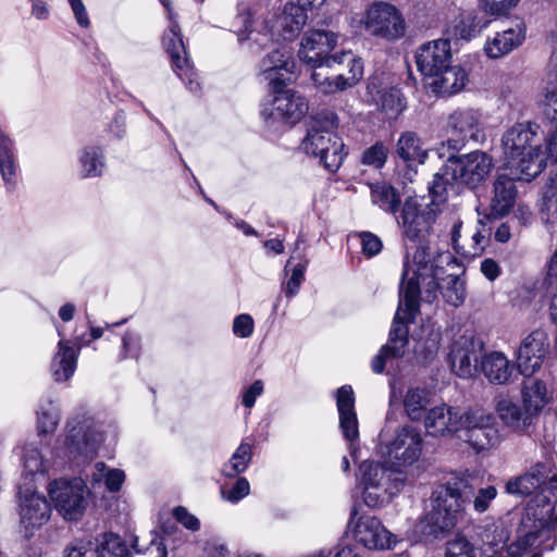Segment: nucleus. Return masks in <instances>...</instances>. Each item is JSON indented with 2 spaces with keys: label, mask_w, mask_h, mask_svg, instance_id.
<instances>
[{
  "label": "nucleus",
  "mask_w": 557,
  "mask_h": 557,
  "mask_svg": "<svg viewBox=\"0 0 557 557\" xmlns=\"http://www.w3.org/2000/svg\"><path fill=\"white\" fill-rule=\"evenodd\" d=\"M481 10L495 18L507 16L520 0H479Z\"/></svg>",
  "instance_id": "50"
},
{
  "label": "nucleus",
  "mask_w": 557,
  "mask_h": 557,
  "mask_svg": "<svg viewBox=\"0 0 557 557\" xmlns=\"http://www.w3.org/2000/svg\"><path fill=\"white\" fill-rule=\"evenodd\" d=\"M339 35L326 29H310L302 36L298 57L312 70L311 79L324 95L355 87L363 77V62L352 50L335 51Z\"/></svg>",
  "instance_id": "2"
},
{
  "label": "nucleus",
  "mask_w": 557,
  "mask_h": 557,
  "mask_svg": "<svg viewBox=\"0 0 557 557\" xmlns=\"http://www.w3.org/2000/svg\"><path fill=\"white\" fill-rule=\"evenodd\" d=\"M295 62L293 53L286 48L271 51L261 61L260 71L263 77L272 85L273 89L283 88L294 73Z\"/></svg>",
  "instance_id": "25"
},
{
  "label": "nucleus",
  "mask_w": 557,
  "mask_h": 557,
  "mask_svg": "<svg viewBox=\"0 0 557 557\" xmlns=\"http://www.w3.org/2000/svg\"><path fill=\"white\" fill-rule=\"evenodd\" d=\"M371 202L388 213L395 214L400 205L397 190L385 182L370 184Z\"/></svg>",
  "instance_id": "37"
},
{
  "label": "nucleus",
  "mask_w": 557,
  "mask_h": 557,
  "mask_svg": "<svg viewBox=\"0 0 557 557\" xmlns=\"http://www.w3.org/2000/svg\"><path fill=\"white\" fill-rule=\"evenodd\" d=\"M71 4L76 22L82 27H88L90 22L87 14V10L82 0H67Z\"/></svg>",
  "instance_id": "64"
},
{
  "label": "nucleus",
  "mask_w": 557,
  "mask_h": 557,
  "mask_svg": "<svg viewBox=\"0 0 557 557\" xmlns=\"http://www.w3.org/2000/svg\"><path fill=\"white\" fill-rule=\"evenodd\" d=\"M545 133V145L546 152L545 156H549L555 162H557V124H550L544 122V131Z\"/></svg>",
  "instance_id": "58"
},
{
  "label": "nucleus",
  "mask_w": 557,
  "mask_h": 557,
  "mask_svg": "<svg viewBox=\"0 0 557 557\" xmlns=\"http://www.w3.org/2000/svg\"><path fill=\"white\" fill-rule=\"evenodd\" d=\"M63 453L72 460L91 459L104 441L102 424L87 413H76L66 422Z\"/></svg>",
  "instance_id": "11"
},
{
  "label": "nucleus",
  "mask_w": 557,
  "mask_h": 557,
  "mask_svg": "<svg viewBox=\"0 0 557 557\" xmlns=\"http://www.w3.org/2000/svg\"><path fill=\"white\" fill-rule=\"evenodd\" d=\"M123 358H137L139 352V338L133 333L123 337Z\"/></svg>",
  "instance_id": "62"
},
{
  "label": "nucleus",
  "mask_w": 557,
  "mask_h": 557,
  "mask_svg": "<svg viewBox=\"0 0 557 557\" xmlns=\"http://www.w3.org/2000/svg\"><path fill=\"white\" fill-rule=\"evenodd\" d=\"M490 23V20L479 16L473 11H468L460 15V20L455 26V34L463 40H470L487 28Z\"/></svg>",
  "instance_id": "40"
},
{
  "label": "nucleus",
  "mask_w": 557,
  "mask_h": 557,
  "mask_svg": "<svg viewBox=\"0 0 557 557\" xmlns=\"http://www.w3.org/2000/svg\"><path fill=\"white\" fill-rule=\"evenodd\" d=\"M461 431L465 432L466 441L476 451L488 449L499 443V432L494 418L483 409L467 410Z\"/></svg>",
  "instance_id": "17"
},
{
  "label": "nucleus",
  "mask_w": 557,
  "mask_h": 557,
  "mask_svg": "<svg viewBox=\"0 0 557 557\" xmlns=\"http://www.w3.org/2000/svg\"><path fill=\"white\" fill-rule=\"evenodd\" d=\"M465 419L466 411L442 403L426 411L423 423L428 434L437 437L461 431Z\"/></svg>",
  "instance_id": "20"
},
{
  "label": "nucleus",
  "mask_w": 557,
  "mask_h": 557,
  "mask_svg": "<svg viewBox=\"0 0 557 557\" xmlns=\"http://www.w3.org/2000/svg\"><path fill=\"white\" fill-rule=\"evenodd\" d=\"M497 496V488L493 485L481 487L473 497V509L478 513L488 510L491 503Z\"/></svg>",
  "instance_id": "55"
},
{
  "label": "nucleus",
  "mask_w": 557,
  "mask_h": 557,
  "mask_svg": "<svg viewBox=\"0 0 557 557\" xmlns=\"http://www.w3.org/2000/svg\"><path fill=\"white\" fill-rule=\"evenodd\" d=\"M24 480H27V475L34 476L36 474H42L47 470L46 460L37 447L26 446L24 458Z\"/></svg>",
  "instance_id": "47"
},
{
  "label": "nucleus",
  "mask_w": 557,
  "mask_h": 557,
  "mask_svg": "<svg viewBox=\"0 0 557 557\" xmlns=\"http://www.w3.org/2000/svg\"><path fill=\"white\" fill-rule=\"evenodd\" d=\"M463 480L440 485L433 493L432 509L417 524L424 537L437 539L457 525L466 516L467 499L462 495Z\"/></svg>",
  "instance_id": "5"
},
{
  "label": "nucleus",
  "mask_w": 557,
  "mask_h": 557,
  "mask_svg": "<svg viewBox=\"0 0 557 557\" xmlns=\"http://www.w3.org/2000/svg\"><path fill=\"white\" fill-rule=\"evenodd\" d=\"M360 24L367 34L386 41L400 39L406 33L401 12L387 2H373L368 5Z\"/></svg>",
  "instance_id": "14"
},
{
  "label": "nucleus",
  "mask_w": 557,
  "mask_h": 557,
  "mask_svg": "<svg viewBox=\"0 0 557 557\" xmlns=\"http://www.w3.org/2000/svg\"><path fill=\"white\" fill-rule=\"evenodd\" d=\"M553 462L548 459L532 465L523 474L510 479L506 483V492L512 495L541 497L543 503L539 521L541 525L549 519L553 507L550 496L557 492V474L553 471Z\"/></svg>",
  "instance_id": "9"
},
{
  "label": "nucleus",
  "mask_w": 557,
  "mask_h": 557,
  "mask_svg": "<svg viewBox=\"0 0 557 557\" xmlns=\"http://www.w3.org/2000/svg\"><path fill=\"white\" fill-rule=\"evenodd\" d=\"M507 533L503 528L487 530L483 536L482 554L486 557H521L517 544L505 546Z\"/></svg>",
  "instance_id": "35"
},
{
  "label": "nucleus",
  "mask_w": 557,
  "mask_h": 557,
  "mask_svg": "<svg viewBox=\"0 0 557 557\" xmlns=\"http://www.w3.org/2000/svg\"><path fill=\"white\" fill-rule=\"evenodd\" d=\"M541 104L547 121L545 123L557 124V76L549 79L541 94Z\"/></svg>",
  "instance_id": "45"
},
{
  "label": "nucleus",
  "mask_w": 557,
  "mask_h": 557,
  "mask_svg": "<svg viewBox=\"0 0 557 557\" xmlns=\"http://www.w3.org/2000/svg\"><path fill=\"white\" fill-rule=\"evenodd\" d=\"M306 4L288 2L285 4L282 13L275 18L274 24L261 13L250 8L244 7L236 15L233 26L238 40L250 39L253 34L270 36L274 33L284 39H292L299 34L308 21Z\"/></svg>",
  "instance_id": "4"
},
{
  "label": "nucleus",
  "mask_w": 557,
  "mask_h": 557,
  "mask_svg": "<svg viewBox=\"0 0 557 557\" xmlns=\"http://www.w3.org/2000/svg\"><path fill=\"white\" fill-rule=\"evenodd\" d=\"M176 17V14L170 11V24L163 35L162 42L171 58L174 72L191 92H197L200 90V82L188 58Z\"/></svg>",
  "instance_id": "15"
},
{
  "label": "nucleus",
  "mask_w": 557,
  "mask_h": 557,
  "mask_svg": "<svg viewBox=\"0 0 557 557\" xmlns=\"http://www.w3.org/2000/svg\"><path fill=\"white\" fill-rule=\"evenodd\" d=\"M396 151L406 162L424 163L428 156L421 139L413 132H406L400 135Z\"/></svg>",
  "instance_id": "38"
},
{
  "label": "nucleus",
  "mask_w": 557,
  "mask_h": 557,
  "mask_svg": "<svg viewBox=\"0 0 557 557\" xmlns=\"http://www.w3.org/2000/svg\"><path fill=\"white\" fill-rule=\"evenodd\" d=\"M540 126L532 122L516 123L500 139L503 171L517 180L531 182L546 168V156L539 139Z\"/></svg>",
  "instance_id": "3"
},
{
  "label": "nucleus",
  "mask_w": 557,
  "mask_h": 557,
  "mask_svg": "<svg viewBox=\"0 0 557 557\" xmlns=\"http://www.w3.org/2000/svg\"><path fill=\"white\" fill-rule=\"evenodd\" d=\"M418 70L428 78L437 74L451 62V49L448 39H436L422 45L416 54Z\"/></svg>",
  "instance_id": "23"
},
{
  "label": "nucleus",
  "mask_w": 557,
  "mask_h": 557,
  "mask_svg": "<svg viewBox=\"0 0 557 557\" xmlns=\"http://www.w3.org/2000/svg\"><path fill=\"white\" fill-rule=\"evenodd\" d=\"M546 386L539 380H527L522 388V403L537 418L547 401Z\"/></svg>",
  "instance_id": "39"
},
{
  "label": "nucleus",
  "mask_w": 557,
  "mask_h": 557,
  "mask_svg": "<svg viewBox=\"0 0 557 557\" xmlns=\"http://www.w3.org/2000/svg\"><path fill=\"white\" fill-rule=\"evenodd\" d=\"M354 536L369 549H392L396 543L394 535L372 516H360L357 519L354 524Z\"/></svg>",
  "instance_id": "22"
},
{
  "label": "nucleus",
  "mask_w": 557,
  "mask_h": 557,
  "mask_svg": "<svg viewBox=\"0 0 557 557\" xmlns=\"http://www.w3.org/2000/svg\"><path fill=\"white\" fill-rule=\"evenodd\" d=\"M368 94L379 110L388 119H396L405 110V101L399 89L383 87L375 82L368 85Z\"/></svg>",
  "instance_id": "31"
},
{
  "label": "nucleus",
  "mask_w": 557,
  "mask_h": 557,
  "mask_svg": "<svg viewBox=\"0 0 557 557\" xmlns=\"http://www.w3.org/2000/svg\"><path fill=\"white\" fill-rule=\"evenodd\" d=\"M438 202L437 199L433 198L431 205L422 206L417 198L409 197L405 200L398 224L407 239L418 242L430 233L436 219L434 205Z\"/></svg>",
  "instance_id": "16"
},
{
  "label": "nucleus",
  "mask_w": 557,
  "mask_h": 557,
  "mask_svg": "<svg viewBox=\"0 0 557 557\" xmlns=\"http://www.w3.org/2000/svg\"><path fill=\"white\" fill-rule=\"evenodd\" d=\"M251 445L242 443L234 451L228 462L224 465L222 469L223 475L226 478H235L245 472L251 460Z\"/></svg>",
  "instance_id": "43"
},
{
  "label": "nucleus",
  "mask_w": 557,
  "mask_h": 557,
  "mask_svg": "<svg viewBox=\"0 0 557 557\" xmlns=\"http://www.w3.org/2000/svg\"><path fill=\"white\" fill-rule=\"evenodd\" d=\"M273 90L272 101L262 110L264 120L272 119L295 124L307 114L309 106L301 95L292 89L276 88Z\"/></svg>",
  "instance_id": "18"
},
{
  "label": "nucleus",
  "mask_w": 557,
  "mask_h": 557,
  "mask_svg": "<svg viewBox=\"0 0 557 557\" xmlns=\"http://www.w3.org/2000/svg\"><path fill=\"white\" fill-rule=\"evenodd\" d=\"M549 350L548 335L535 330L523 338L518 349V368L521 374L529 376L543 364Z\"/></svg>",
  "instance_id": "19"
},
{
  "label": "nucleus",
  "mask_w": 557,
  "mask_h": 557,
  "mask_svg": "<svg viewBox=\"0 0 557 557\" xmlns=\"http://www.w3.org/2000/svg\"><path fill=\"white\" fill-rule=\"evenodd\" d=\"M96 473H94L95 480H98L99 478L104 479V483L107 488L110 492H117L121 490L124 480L125 474L120 469H108L106 463L103 462H97L95 465Z\"/></svg>",
  "instance_id": "49"
},
{
  "label": "nucleus",
  "mask_w": 557,
  "mask_h": 557,
  "mask_svg": "<svg viewBox=\"0 0 557 557\" xmlns=\"http://www.w3.org/2000/svg\"><path fill=\"white\" fill-rule=\"evenodd\" d=\"M79 164L84 177L101 175L106 165L101 148L96 146L85 147L79 156Z\"/></svg>",
  "instance_id": "41"
},
{
  "label": "nucleus",
  "mask_w": 557,
  "mask_h": 557,
  "mask_svg": "<svg viewBox=\"0 0 557 557\" xmlns=\"http://www.w3.org/2000/svg\"><path fill=\"white\" fill-rule=\"evenodd\" d=\"M60 341L58 350L53 356L51 369L57 382L67 381L74 374L81 347L74 348L64 339L63 333L58 330Z\"/></svg>",
  "instance_id": "32"
},
{
  "label": "nucleus",
  "mask_w": 557,
  "mask_h": 557,
  "mask_svg": "<svg viewBox=\"0 0 557 557\" xmlns=\"http://www.w3.org/2000/svg\"><path fill=\"white\" fill-rule=\"evenodd\" d=\"M495 412L505 428L518 434H528L536 420L523 403L507 396L496 398Z\"/></svg>",
  "instance_id": "21"
},
{
  "label": "nucleus",
  "mask_w": 557,
  "mask_h": 557,
  "mask_svg": "<svg viewBox=\"0 0 557 557\" xmlns=\"http://www.w3.org/2000/svg\"><path fill=\"white\" fill-rule=\"evenodd\" d=\"M516 181L518 180L510 175L508 171L497 174L490 200V215L502 218L511 211L517 198Z\"/></svg>",
  "instance_id": "27"
},
{
  "label": "nucleus",
  "mask_w": 557,
  "mask_h": 557,
  "mask_svg": "<svg viewBox=\"0 0 557 557\" xmlns=\"http://www.w3.org/2000/svg\"><path fill=\"white\" fill-rule=\"evenodd\" d=\"M481 226H476L474 230L468 232V235L462 245L459 246L458 255L463 258L471 259L480 256L484 250L485 235L483 234Z\"/></svg>",
  "instance_id": "46"
},
{
  "label": "nucleus",
  "mask_w": 557,
  "mask_h": 557,
  "mask_svg": "<svg viewBox=\"0 0 557 557\" xmlns=\"http://www.w3.org/2000/svg\"><path fill=\"white\" fill-rule=\"evenodd\" d=\"M387 158V148L383 143H375L364 150L362 154V163L375 169L382 168Z\"/></svg>",
  "instance_id": "53"
},
{
  "label": "nucleus",
  "mask_w": 557,
  "mask_h": 557,
  "mask_svg": "<svg viewBox=\"0 0 557 557\" xmlns=\"http://www.w3.org/2000/svg\"><path fill=\"white\" fill-rule=\"evenodd\" d=\"M480 348L481 344L472 337L461 336L453 343L448 358L456 375L462 379L473 376L476 371V366L473 362L478 360Z\"/></svg>",
  "instance_id": "26"
},
{
  "label": "nucleus",
  "mask_w": 557,
  "mask_h": 557,
  "mask_svg": "<svg viewBox=\"0 0 557 557\" xmlns=\"http://www.w3.org/2000/svg\"><path fill=\"white\" fill-rule=\"evenodd\" d=\"M50 502L66 521H78L89 505L90 491L81 478L57 479L47 486Z\"/></svg>",
  "instance_id": "13"
},
{
  "label": "nucleus",
  "mask_w": 557,
  "mask_h": 557,
  "mask_svg": "<svg viewBox=\"0 0 557 557\" xmlns=\"http://www.w3.org/2000/svg\"><path fill=\"white\" fill-rule=\"evenodd\" d=\"M250 493V484L246 478H238L231 486H222L221 494L223 499L231 504H237Z\"/></svg>",
  "instance_id": "52"
},
{
  "label": "nucleus",
  "mask_w": 557,
  "mask_h": 557,
  "mask_svg": "<svg viewBox=\"0 0 557 557\" xmlns=\"http://www.w3.org/2000/svg\"><path fill=\"white\" fill-rule=\"evenodd\" d=\"M431 89L443 96L454 95L462 90L467 83V73L458 65H447L443 71L429 78Z\"/></svg>",
  "instance_id": "33"
},
{
  "label": "nucleus",
  "mask_w": 557,
  "mask_h": 557,
  "mask_svg": "<svg viewBox=\"0 0 557 557\" xmlns=\"http://www.w3.org/2000/svg\"><path fill=\"white\" fill-rule=\"evenodd\" d=\"M493 168V157L482 150L449 157L441 173L434 175L430 193L438 201H444L447 185L462 184L475 188L485 182Z\"/></svg>",
  "instance_id": "6"
},
{
  "label": "nucleus",
  "mask_w": 557,
  "mask_h": 557,
  "mask_svg": "<svg viewBox=\"0 0 557 557\" xmlns=\"http://www.w3.org/2000/svg\"><path fill=\"white\" fill-rule=\"evenodd\" d=\"M263 382L260 380L255 381L242 393V403L247 409L255 406L257 398L263 393Z\"/></svg>",
  "instance_id": "61"
},
{
  "label": "nucleus",
  "mask_w": 557,
  "mask_h": 557,
  "mask_svg": "<svg viewBox=\"0 0 557 557\" xmlns=\"http://www.w3.org/2000/svg\"><path fill=\"white\" fill-rule=\"evenodd\" d=\"M462 264L449 252H440L433 260L426 247L420 246L408 258L401 274L399 305L396 311L389 338L373 357L371 368L374 373H382L392 359L400 358L408 343L407 324L418 312V296L424 294V300L432 302L437 297L440 281L444 283L442 295L446 302L458 307L466 297L465 282L460 278Z\"/></svg>",
  "instance_id": "1"
},
{
  "label": "nucleus",
  "mask_w": 557,
  "mask_h": 557,
  "mask_svg": "<svg viewBox=\"0 0 557 557\" xmlns=\"http://www.w3.org/2000/svg\"><path fill=\"white\" fill-rule=\"evenodd\" d=\"M336 406L339 414V428L344 437L349 442V453L356 458V441L359 437V426L355 410V395L351 386L344 385L337 389Z\"/></svg>",
  "instance_id": "24"
},
{
  "label": "nucleus",
  "mask_w": 557,
  "mask_h": 557,
  "mask_svg": "<svg viewBox=\"0 0 557 557\" xmlns=\"http://www.w3.org/2000/svg\"><path fill=\"white\" fill-rule=\"evenodd\" d=\"M527 35L524 23H518L515 27L496 33L492 38H487L483 50L491 59H499L522 45Z\"/></svg>",
  "instance_id": "29"
},
{
  "label": "nucleus",
  "mask_w": 557,
  "mask_h": 557,
  "mask_svg": "<svg viewBox=\"0 0 557 557\" xmlns=\"http://www.w3.org/2000/svg\"><path fill=\"white\" fill-rule=\"evenodd\" d=\"M358 483L364 504L371 508H381L403 491L406 480L381 462L367 460L359 467Z\"/></svg>",
  "instance_id": "10"
},
{
  "label": "nucleus",
  "mask_w": 557,
  "mask_h": 557,
  "mask_svg": "<svg viewBox=\"0 0 557 557\" xmlns=\"http://www.w3.org/2000/svg\"><path fill=\"white\" fill-rule=\"evenodd\" d=\"M480 370L491 384H508L515 373V366L508 357L500 351H490L483 355Z\"/></svg>",
  "instance_id": "30"
},
{
  "label": "nucleus",
  "mask_w": 557,
  "mask_h": 557,
  "mask_svg": "<svg viewBox=\"0 0 557 557\" xmlns=\"http://www.w3.org/2000/svg\"><path fill=\"white\" fill-rule=\"evenodd\" d=\"M0 173L8 186L13 187L15 185L16 166L13 145L3 134H0Z\"/></svg>",
  "instance_id": "42"
},
{
  "label": "nucleus",
  "mask_w": 557,
  "mask_h": 557,
  "mask_svg": "<svg viewBox=\"0 0 557 557\" xmlns=\"http://www.w3.org/2000/svg\"><path fill=\"white\" fill-rule=\"evenodd\" d=\"M15 512L18 518V531L26 537H33L51 518L52 508L46 496L29 482L17 486Z\"/></svg>",
  "instance_id": "12"
},
{
  "label": "nucleus",
  "mask_w": 557,
  "mask_h": 557,
  "mask_svg": "<svg viewBox=\"0 0 557 557\" xmlns=\"http://www.w3.org/2000/svg\"><path fill=\"white\" fill-rule=\"evenodd\" d=\"M173 516L176 521L184 525L187 530L198 531L200 529L199 519L190 513L185 507L178 506L174 508Z\"/></svg>",
  "instance_id": "59"
},
{
  "label": "nucleus",
  "mask_w": 557,
  "mask_h": 557,
  "mask_svg": "<svg viewBox=\"0 0 557 557\" xmlns=\"http://www.w3.org/2000/svg\"><path fill=\"white\" fill-rule=\"evenodd\" d=\"M97 557H127V547L121 537L113 533H106L94 544Z\"/></svg>",
  "instance_id": "44"
},
{
  "label": "nucleus",
  "mask_w": 557,
  "mask_h": 557,
  "mask_svg": "<svg viewBox=\"0 0 557 557\" xmlns=\"http://www.w3.org/2000/svg\"><path fill=\"white\" fill-rule=\"evenodd\" d=\"M379 441V455L393 466L409 467L421 457L423 449L421 432L409 424L393 429L389 416L380 432Z\"/></svg>",
  "instance_id": "8"
},
{
  "label": "nucleus",
  "mask_w": 557,
  "mask_h": 557,
  "mask_svg": "<svg viewBox=\"0 0 557 557\" xmlns=\"http://www.w3.org/2000/svg\"><path fill=\"white\" fill-rule=\"evenodd\" d=\"M255 329L253 319L250 314L243 313L237 315L233 322V333L240 338H247L252 335Z\"/></svg>",
  "instance_id": "57"
},
{
  "label": "nucleus",
  "mask_w": 557,
  "mask_h": 557,
  "mask_svg": "<svg viewBox=\"0 0 557 557\" xmlns=\"http://www.w3.org/2000/svg\"><path fill=\"white\" fill-rule=\"evenodd\" d=\"M447 129L463 139L480 140L484 137L482 113L471 108H458L447 117Z\"/></svg>",
  "instance_id": "28"
},
{
  "label": "nucleus",
  "mask_w": 557,
  "mask_h": 557,
  "mask_svg": "<svg viewBox=\"0 0 557 557\" xmlns=\"http://www.w3.org/2000/svg\"><path fill=\"white\" fill-rule=\"evenodd\" d=\"M63 557H97V549L90 541L75 540L65 547Z\"/></svg>",
  "instance_id": "56"
},
{
  "label": "nucleus",
  "mask_w": 557,
  "mask_h": 557,
  "mask_svg": "<svg viewBox=\"0 0 557 557\" xmlns=\"http://www.w3.org/2000/svg\"><path fill=\"white\" fill-rule=\"evenodd\" d=\"M336 126L337 116L334 112H320L311 117L307 136L301 144L306 153L319 158L331 172L342 165L345 157L343 140L334 133Z\"/></svg>",
  "instance_id": "7"
},
{
  "label": "nucleus",
  "mask_w": 557,
  "mask_h": 557,
  "mask_svg": "<svg viewBox=\"0 0 557 557\" xmlns=\"http://www.w3.org/2000/svg\"><path fill=\"white\" fill-rule=\"evenodd\" d=\"M537 208L543 224L549 231H554L557 227V173L542 187Z\"/></svg>",
  "instance_id": "34"
},
{
  "label": "nucleus",
  "mask_w": 557,
  "mask_h": 557,
  "mask_svg": "<svg viewBox=\"0 0 557 557\" xmlns=\"http://www.w3.org/2000/svg\"><path fill=\"white\" fill-rule=\"evenodd\" d=\"M430 403L431 393L423 387L408 388L403 399L405 412L411 421H420Z\"/></svg>",
  "instance_id": "36"
},
{
  "label": "nucleus",
  "mask_w": 557,
  "mask_h": 557,
  "mask_svg": "<svg viewBox=\"0 0 557 557\" xmlns=\"http://www.w3.org/2000/svg\"><path fill=\"white\" fill-rule=\"evenodd\" d=\"M360 238L362 252L368 257L377 255L383 248L381 238L372 233L364 232L360 235Z\"/></svg>",
  "instance_id": "60"
},
{
  "label": "nucleus",
  "mask_w": 557,
  "mask_h": 557,
  "mask_svg": "<svg viewBox=\"0 0 557 557\" xmlns=\"http://www.w3.org/2000/svg\"><path fill=\"white\" fill-rule=\"evenodd\" d=\"M59 423V411L52 401L40 406L37 412V429L40 434L52 433Z\"/></svg>",
  "instance_id": "48"
},
{
  "label": "nucleus",
  "mask_w": 557,
  "mask_h": 557,
  "mask_svg": "<svg viewBox=\"0 0 557 557\" xmlns=\"http://www.w3.org/2000/svg\"><path fill=\"white\" fill-rule=\"evenodd\" d=\"M547 282L552 289L550 315L557 324V250L553 255L547 270Z\"/></svg>",
  "instance_id": "54"
},
{
  "label": "nucleus",
  "mask_w": 557,
  "mask_h": 557,
  "mask_svg": "<svg viewBox=\"0 0 557 557\" xmlns=\"http://www.w3.org/2000/svg\"><path fill=\"white\" fill-rule=\"evenodd\" d=\"M307 268V262H299L292 267V262L288 261L286 264V270L290 269V277L284 285V292L288 298L295 296L300 285L305 280V271Z\"/></svg>",
  "instance_id": "51"
},
{
  "label": "nucleus",
  "mask_w": 557,
  "mask_h": 557,
  "mask_svg": "<svg viewBox=\"0 0 557 557\" xmlns=\"http://www.w3.org/2000/svg\"><path fill=\"white\" fill-rule=\"evenodd\" d=\"M140 557H166L165 545L159 540H152L144 550L137 549Z\"/></svg>",
  "instance_id": "63"
}]
</instances>
